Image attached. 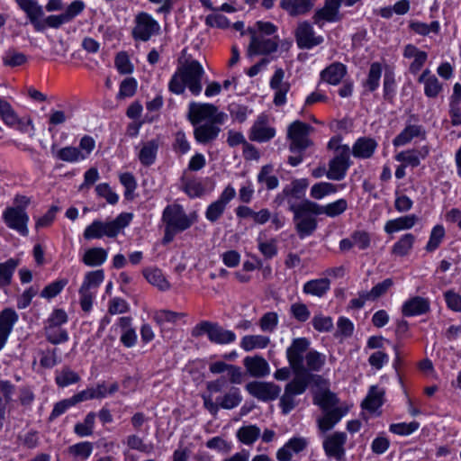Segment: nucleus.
I'll return each instance as SVG.
<instances>
[{"mask_svg":"<svg viewBox=\"0 0 461 461\" xmlns=\"http://www.w3.org/2000/svg\"><path fill=\"white\" fill-rule=\"evenodd\" d=\"M303 348H295V346L288 352L289 366L294 374V377L285 387V393L280 399V406L285 414L290 412L294 407V395L303 393L312 382L321 379V375L307 373L303 370L301 361Z\"/></svg>","mask_w":461,"mask_h":461,"instance_id":"1","label":"nucleus"},{"mask_svg":"<svg viewBox=\"0 0 461 461\" xmlns=\"http://www.w3.org/2000/svg\"><path fill=\"white\" fill-rule=\"evenodd\" d=\"M203 76L204 70L197 60L187 61L172 76L168 88L172 93L181 95L187 87L193 95H198L203 89Z\"/></svg>","mask_w":461,"mask_h":461,"instance_id":"2","label":"nucleus"},{"mask_svg":"<svg viewBox=\"0 0 461 461\" xmlns=\"http://www.w3.org/2000/svg\"><path fill=\"white\" fill-rule=\"evenodd\" d=\"M132 218V213L122 212L111 221H94L85 229L84 238L86 240L101 239L104 236L114 238L130 224Z\"/></svg>","mask_w":461,"mask_h":461,"instance_id":"3","label":"nucleus"},{"mask_svg":"<svg viewBox=\"0 0 461 461\" xmlns=\"http://www.w3.org/2000/svg\"><path fill=\"white\" fill-rule=\"evenodd\" d=\"M311 342L307 338L294 339L291 345L286 349V358L288 359V352L294 346L295 348H303L301 352V361L303 368L305 372H320L326 364V356L317 350H310Z\"/></svg>","mask_w":461,"mask_h":461,"instance_id":"4","label":"nucleus"},{"mask_svg":"<svg viewBox=\"0 0 461 461\" xmlns=\"http://www.w3.org/2000/svg\"><path fill=\"white\" fill-rule=\"evenodd\" d=\"M313 130L312 126L299 120L290 123L287 128V140L290 141V151L303 153L312 146L313 142L310 139V134Z\"/></svg>","mask_w":461,"mask_h":461,"instance_id":"5","label":"nucleus"},{"mask_svg":"<svg viewBox=\"0 0 461 461\" xmlns=\"http://www.w3.org/2000/svg\"><path fill=\"white\" fill-rule=\"evenodd\" d=\"M227 115L224 113H219L215 105L212 104L191 103L188 108V119L190 122L196 126L203 121L222 124Z\"/></svg>","mask_w":461,"mask_h":461,"instance_id":"6","label":"nucleus"},{"mask_svg":"<svg viewBox=\"0 0 461 461\" xmlns=\"http://www.w3.org/2000/svg\"><path fill=\"white\" fill-rule=\"evenodd\" d=\"M203 334H207L209 340L215 344H229L236 340L233 331L224 329L216 322L207 321L197 324L192 331L194 337Z\"/></svg>","mask_w":461,"mask_h":461,"instance_id":"7","label":"nucleus"},{"mask_svg":"<svg viewBox=\"0 0 461 461\" xmlns=\"http://www.w3.org/2000/svg\"><path fill=\"white\" fill-rule=\"evenodd\" d=\"M195 220L194 215H187L184 208L176 203L167 205L162 214V221L165 225L180 232L190 228Z\"/></svg>","mask_w":461,"mask_h":461,"instance_id":"8","label":"nucleus"},{"mask_svg":"<svg viewBox=\"0 0 461 461\" xmlns=\"http://www.w3.org/2000/svg\"><path fill=\"white\" fill-rule=\"evenodd\" d=\"M159 30V23L150 14L140 12L135 16L131 34L136 41H148Z\"/></svg>","mask_w":461,"mask_h":461,"instance_id":"9","label":"nucleus"},{"mask_svg":"<svg viewBox=\"0 0 461 461\" xmlns=\"http://www.w3.org/2000/svg\"><path fill=\"white\" fill-rule=\"evenodd\" d=\"M342 0H324L323 6L317 9L312 16V22L319 28L327 23H339L343 19L340 13Z\"/></svg>","mask_w":461,"mask_h":461,"instance_id":"10","label":"nucleus"},{"mask_svg":"<svg viewBox=\"0 0 461 461\" xmlns=\"http://www.w3.org/2000/svg\"><path fill=\"white\" fill-rule=\"evenodd\" d=\"M95 147V140L86 135L80 140L79 148L65 147L59 149V159L70 163L84 160L88 158Z\"/></svg>","mask_w":461,"mask_h":461,"instance_id":"11","label":"nucleus"},{"mask_svg":"<svg viewBox=\"0 0 461 461\" xmlns=\"http://www.w3.org/2000/svg\"><path fill=\"white\" fill-rule=\"evenodd\" d=\"M350 149L339 148V155L329 163V169L326 172V176L330 180L339 181L343 179L350 167Z\"/></svg>","mask_w":461,"mask_h":461,"instance_id":"12","label":"nucleus"},{"mask_svg":"<svg viewBox=\"0 0 461 461\" xmlns=\"http://www.w3.org/2000/svg\"><path fill=\"white\" fill-rule=\"evenodd\" d=\"M249 32L251 39L248 49L249 55H267L276 51L278 41L276 36L267 37L264 34H257L254 30Z\"/></svg>","mask_w":461,"mask_h":461,"instance_id":"13","label":"nucleus"},{"mask_svg":"<svg viewBox=\"0 0 461 461\" xmlns=\"http://www.w3.org/2000/svg\"><path fill=\"white\" fill-rule=\"evenodd\" d=\"M295 39L298 47L302 50H310L321 44L324 41L321 35H316L312 25L303 21L298 23L295 30Z\"/></svg>","mask_w":461,"mask_h":461,"instance_id":"14","label":"nucleus"},{"mask_svg":"<svg viewBox=\"0 0 461 461\" xmlns=\"http://www.w3.org/2000/svg\"><path fill=\"white\" fill-rule=\"evenodd\" d=\"M248 393L258 400L263 402L273 401L276 399L281 387L274 383L253 381L246 384Z\"/></svg>","mask_w":461,"mask_h":461,"instance_id":"15","label":"nucleus"},{"mask_svg":"<svg viewBox=\"0 0 461 461\" xmlns=\"http://www.w3.org/2000/svg\"><path fill=\"white\" fill-rule=\"evenodd\" d=\"M3 220L8 228L16 230L23 236L28 235L29 216L23 209L7 207L3 212Z\"/></svg>","mask_w":461,"mask_h":461,"instance_id":"16","label":"nucleus"},{"mask_svg":"<svg viewBox=\"0 0 461 461\" xmlns=\"http://www.w3.org/2000/svg\"><path fill=\"white\" fill-rule=\"evenodd\" d=\"M227 387V379L224 376H221L216 380L210 381L206 384V389L209 394H203V405L204 407L213 415H215L221 408L218 404V398L212 399L213 393L222 392Z\"/></svg>","mask_w":461,"mask_h":461,"instance_id":"17","label":"nucleus"},{"mask_svg":"<svg viewBox=\"0 0 461 461\" xmlns=\"http://www.w3.org/2000/svg\"><path fill=\"white\" fill-rule=\"evenodd\" d=\"M276 135L275 128L268 124V118L265 114H260L249 131V140L258 142H266L273 139Z\"/></svg>","mask_w":461,"mask_h":461,"instance_id":"18","label":"nucleus"},{"mask_svg":"<svg viewBox=\"0 0 461 461\" xmlns=\"http://www.w3.org/2000/svg\"><path fill=\"white\" fill-rule=\"evenodd\" d=\"M308 185V180L305 178L294 179L284 187L282 193L276 196V201L278 204H281L286 199L290 206L291 203H294V199H301L304 195Z\"/></svg>","mask_w":461,"mask_h":461,"instance_id":"19","label":"nucleus"},{"mask_svg":"<svg viewBox=\"0 0 461 461\" xmlns=\"http://www.w3.org/2000/svg\"><path fill=\"white\" fill-rule=\"evenodd\" d=\"M347 441V435L344 432H334L327 436L323 441V448L328 456L341 460L345 455L344 445Z\"/></svg>","mask_w":461,"mask_h":461,"instance_id":"20","label":"nucleus"},{"mask_svg":"<svg viewBox=\"0 0 461 461\" xmlns=\"http://www.w3.org/2000/svg\"><path fill=\"white\" fill-rule=\"evenodd\" d=\"M285 71L282 68L276 69L270 80V87L275 90L274 104L281 106L286 102V94L290 90V84L284 81Z\"/></svg>","mask_w":461,"mask_h":461,"instance_id":"21","label":"nucleus"},{"mask_svg":"<svg viewBox=\"0 0 461 461\" xmlns=\"http://www.w3.org/2000/svg\"><path fill=\"white\" fill-rule=\"evenodd\" d=\"M348 411L347 404H341L337 408L325 411L324 415L317 420L319 429L325 433L330 430Z\"/></svg>","mask_w":461,"mask_h":461,"instance_id":"22","label":"nucleus"},{"mask_svg":"<svg viewBox=\"0 0 461 461\" xmlns=\"http://www.w3.org/2000/svg\"><path fill=\"white\" fill-rule=\"evenodd\" d=\"M18 318L17 312L12 308L0 312V350L5 347Z\"/></svg>","mask_w":461,"mask_h":461,"instance_id":"23","label":"nucleus"},{"mask_svg":"<svg viewBox=\"0 0 461 461\" xmlns=\"http://www.w3.org/2000/svg\"><path fill=\"white\" fill-rule=\"evenodd\" d=\"M243 365L247 372L257 378L266 377L270 374V366L267 361L261 356H249L243 359Z\"/></svg>","mask_w":461,"mask_h":461,"instance_id":"24","label":"nucleus"},{"mask_svg":"<svg viewBox=\"0 0 461 461\" xmlns=\"http://www.w3.org/2000/svg\"><path fill=\"white\" fill-rule=\"evenodd\" d=\"M308 440L303 437H294L289 439L284 447L276 452L278 461H290L294 454L303 451L308 446Z\"/></svg>","mask_w":461,"mask_h":461,"instance_id":"25","label":"nucleus"},{"mask_svg":"<svg viewBox=\"0 0 461 461\" xmlns=\"http://www.w3.org/2000/svg\"><path fill=\"white\" fill-rule=\"evenodd\" d=\"M209 370L212 374L227 372L229 382L232 384H240L243 382L244 375L240 366L217 361L210 365Z\"/></svg>","mask_w":461,"mask_h":461,"instance_id":"26","label":"nucleus"},{"mask_svg":"<svg viewBox=\"0 0 461 461\" xmlns=\"http://www.w3.org/2000/svg\"><path fill=\"white\" fill-rule=\"evenodd\" d=\"M218 125L221 124L214 122L197 124L194 130L195 140L201 144H207L216 140L221 131V128Z\"/></svg>","mask_w":461,"mask_h":461,"instance_id":"27","label":"nucleus"},{"mask_svg":"<svg viewBox=\"0 0 461 461\" xmlns=\"http://www.w3.org/2000/svg\"><path fill=\"white\" fill-rule=\"evenodd\" d=\"M429 302L420 296H415L407 300L402 307V313L406 317L421 315L429 312Z\"/></svg>","mask_w":461,"mask_h":461,"instance_id":"28","label":"nucleus"},{"mask_svg":"<svg viewBox=\"0 0 461 461\" xmlns=\"http://www.w3.org/2000/svg\"><path fill=\"white\" fill-rule=\"evenodd\" d=\"M418 82L423 84L424 94L429 98H436L442 91V85L437 77L431 74L429 69H425L418 78Z\"/></svg>","mask_w":461,"mask_h":461,"instance_id":"29","label":"nucleus"},{"mask_svg":"<svg viewBox=\"0 0 461 461\" xmlns=\"http://www.w3.org/2000/svg\"><path fill=\"white\" fill-rule=\"evenodd\" d=\"M425 135L426 132L422 126L417 124H409L394 138L393 143L395 147L404 146L416 137L425 139Z\"/></svg>","mask_w":461,"mask_h":461,"instance_id":"30","label":"nucleus"},{"mask_svg":"<svg viewBox=\"0 0 461 461\" xmlns=\"http://www.w3.org/2000/svg\"><path fill=\"white\" fill-rule=\"evenodd\" d=\"M347 74V68L340 62H334L327 67L321 73L323 81L330 85H338Z\"/></svg>","mask_w":461,"mask_h":461,"instance_id":"31","label":"nucleus"},{"mask_svg":"<svg viewBox=\"0 0 461 461\" xmlns=\"http://www.w3.org/2000/svg\"><path fill=\"white\" fill-rule=\"evenodd\" d=\"M314 0H282L281 7L291 16L307 14L314 5Z\"/></svg>","mask_w":461,"mask_h":461,"instance_id":"32","label":"nucleus"},{"mask_svg":"<svg viewBox=\"0 0 461 461\" xmlns=\"http://www.w3.org/2000/svg\"><path fill=\"white\" fill-rule=\"evenodd\" d=\"M418 218L414 214L402 216L388 221L384 225V230L387 233H393L400 230H409L417 222Z\"/></svg>","mask_w":461,"mask_h":461,"instance_id":"33","label":"nucleus"},{"mask_svg":"<svg viewBox=\"0 0 461 461\" xmlns=\"http://www.w3.org/2000/svg\"><path fill=\"white\" fill-rule=\"evenodd\" d=\"M218 404H220L221 409L224 410H232L238 407L242 402V395L240 388L238 387H230L227 392L223 394L217 396Z\"/></svg>","mask_w":461,"mask_h":461,"instance_id":"34","label":"nucleus"},{"mask_svg":"<svg viewBox=\"0 0 461 461\" xmlns=\"http://www.w3.org/2000/svg\"><path fill=\"white\" fill-rule=\"evenodd\" d=\"M270 343L269 337L264 335H246L240 339V348L246 352L266 348Z\"/></svg>","mask_w":461,"mask_h":461,"instance_id":"35","label":"nucleus"},{"mask_svg":"<svg viewBox=\"0 0 461 461\" xmlns=\"http://www.w3.org/2000/svg\"><path fill=\"white\" fill-rule=\"evenodd\" d=\"M376 148V142L369 138H360L353 145L352 153L354 157L359 158H370Z\"/></svg>","mask_w":461,"mask_h":461,"instance_id":"36","label":"nucleus"},{"mask_svg":"<svg viewBox=\"0 0 461 461\" xmlns=\"http://www.w3.org/2000/svg\"><path fill=\"white\" fill-rule=\"evenodd\" d=\"M158 149V141L157 140L144 142L138 156L140 163L147 167L152 165L156 160Z\"/></svg>","mask_w":461,"mask_h":461,"instance_id":"37","label":"nucleus"},{"mask_svg":"<svg viewBox=\"0 0 461 461\" xmlns=\"http://www.w3.org/2000/svg\"><path fill=\"white\" fill-rule=\"evenodd\" d=\"M294 221H295V228L301 239L311 235L317 228V221L314 217L311 215H302L295 217L294 214Z\"/></svg>","mask_w":461,"mask_h":461,"instance_id":"38","label":"nucleus"},{"mask_svg":"<svg viewBox=\"0 0 461 461\" xmlns=\"http://www.w3.org/2000/svg\"><path fill=\"white\" fill-rule=\"evenodd\" d=\"M330 282L328 278L313 279L303 285V293L317 297L323 296L330 289Z\"/></svg>","mask_w":461,"mask_h":461,"instance_id":"39","label":"nucleus"},{"mask_svg":"<svg viewBox=\"0 0 461 461\" xmlns=\"http://www.w3.org/2000/svg\"><path fill=\"white\" fill-rule=\"evenodd\" d=\"M384 391L375 385L371 386L366 399L362 402V407L370 411H376L383 404Z\"/></svg>","mask_w":461,"mask_h":461,"instance_id":"40","label":"nucleus"},{"mask_svg":"<svg viewBox=\"0 0 461 461\" xmlns=\"http://www.w3.org/2000/svg\"><path fill=\"white\" fill-rule=\"evenodd\" d=\"M143 275L150 285L158 287L159 290L167 291L170 288L169 282L166 279L160 269L146 268L143 270Z\"/></svg>","mask_w":461,"mask_h":461,"instance_id":"41","label":"nucleus"},{"mask_svg":"<svg viewBox=\"0 0 461 461\" xmlns=\"http://www.w3.org/2000/svg\"><path fill=\"white\" fill-rule=\"evenodd\" d=\"M339 402L336 394L329 390L317 393L313 399V402L320 406L323 411L339 407Z\"/></svg>","mask_w":461,"mask_h":461,"instance_id":"42","label":"nucleus"},{"mask_svg":"<svg viewBox=\"0 0 461 461\" xmlns=\"http://www.w3.org/2000/svg\"><path fill=\"white\" fill-rule=\"evenodd\" d=\"M261 430L257 425L242 426L237 430L238 439L245 445H252L260 437Z\"/></svg>","mask_w":461,"mask_h":461,"instance_id":"43","label":"nucleus"},{"mask_svg":"<svg viewBox=\"0 0 461 461\" xmlns=\"http://www.w3.org/2000/svg\"><path fill=\"white\" fill-rule=\"evenodd\" d=\"M289 210L294 212L295 217H299L301 214L308 215V212H312L316 215L322 214V206L309 200L303 201L300 204L291 203Z\"/></svg>","mask_w":461,"mask_h":461,"instance_id":"44","label":"nucleus"},{"mask_svg":"<svg viewBox=\"0 0 461 461\" xmlns=\"http://www.w3.org/2000/svg\"><path fill=\"white\" fill-rule=\"evenodd\" d=\"M107 258V252L102 248H92L86 250L83 257V262L89 267L102 265Z\"/></svg>","mask_w":461,"mask_h":461,"instance_id":"45","label":"nucleus"},{"mask_svg":"<svg viewBox=\"0 0 461 461\" xmlns=\"http://www.w3.org/2000/svg\"><path fill=\"white\" fill-rule=\"evenodd\" d=\"M19 261L14 258H9L4 263H0V286L5 287L10 285L13 274L17 267Z\"/></svg>","mask_w":461,"mask_h":461,"instance_id":"46","label":"nucleus"},{"mask_svg":"<svg viewBox=\"0 0 461 461\" xmlns=\"http://www.w3.org/2000/svg\"><path fill=\"white\" fill-rule=\"evenodd\" d=\"M28 17L37 31H42L47 27H58V15H50L47 18H43V11L41 6H40L39 14H35V19L32 18V16Z\"/></svg>","mask_w":461,"mask_h":461,"instance_id":"47","label":"nucleus"},{"mask_svg":"<svg viewBox=\"0 0 461 461\" xmlns=\"http://www.w3.org/2000/svg\"><path fill=\"white\" fill-rule=\"evenodd\" d=\"M415 237L411 233L404 234L401 239L393 245L392 253L400 257L406 256L412 249Z\"/></svg>","mask_w":461,"mask_h":461,"instance_id":"48","label":"nucleus"},{"mask_svg":"<svg viewBox=\"0 0 461 461\" xmlns=\"http://www.w3.org/2000/svg\"><path fill=\"white\" fill-rule=\"evenodd\" d=\"M181 183L182 189L191 198L199 197L204 192L202 183L197 179H189L182 176Z\"/></svg>","mask_w":461,"mask_h":461,"instance_id":"49","label":"nucleus"},{"mask_svg":"<svg viewBox=\"0 0 461 461\" xmlns=\"http://www.w3.org/2000/svg\"><path fill=\"white\" fill-rule=\"evenodd\" d=\"M104 271L101 269L88 272L86 275L84 282L80 288L83 290L95 292L97 287L104 281Z\"/></svg>","mask_w":461,"mask_h":461,"instance_id":"50","label":"nucleus"},{"mask_svg":"<svg viewBox=\"0 0 461 461\" xmlns=\"http://www.w3.org/2000/svg\"><path fill=\"white\" fill-rule=\"evenodd\" d=\"M382 75V67L380 63H372L369 68L368 76L364 86L370 91H375L379 86V81Z\"/></svg>","mask_w":461,"mask_h":461,"instance_id":"51","label":"nucleus"},{"mask_svg":"<svg viewBox=\"0 0 461 461\" xmlns=\"http://www.w3.org/2000/svg\"><path fill=\"white\" fill-rule=\"evenodd\" d=\"M85 8V4L80 0L73 1L61 14H59V24L68 23L78 15Z\"/></svg>","mask_w":461,"mask_h":461,"instance_id":"52","label":"nucleus"},{"mask_svg":"<svg viewBox=\"0 0 461 461\" xmlns=\"http://www.w3.org/2000/svg\"><path fill=\"white\" fill-rule=\"evenodd\" d=\"M337 192L335 185L329 182H320L313 185L311 188V196L316 200H320L324 196Z\"/></svg>","mask_w":461,"mask_h":461,"instance_id":"53","label":"nucleus"},{"mask_svg":"<svg viewBox=\"0 0 461 461\" xmlns=\"http://www.w3.org/2000/svg\"><path fill=\"white\" fill-rule=\"evenodd\" d=\"M347 209L348 202L346 199L341 198L322 206V214L334 218L342 214Z\"/></svg>","mask_w":461,"mask_h":461,"instance_id":"54","label":"nucleus"},{"mask_svg":"<svg viewBox=\"0 0 461 461\" xmlns=\"http://www.w3.org/2000/svg\"><path fill=\"white\" fill-rule=\"evenodd\" d=\"M445 237V229L442 225L438 224L431 230L429 240L426 245V250L432 252L436 250Z\"/></svg>","mask_w":461,"mask_h":461,"instance_id":"55","label":"nucleus"},{"mask_svg":"<svg viewBox=\"0 0 461 461\" xmlns=\"http://www.w3.org/2000/svg\"><path fill=\"white\" fill-rule=\"evenodd\" d=\"M409 27L415 33L422 36L429 35L430 32L438 33L440 28L437 21L431 22L429 24L420 22H411Z\"/></svg>","mask_w":461,"mask_h":461,"instance_id":"56","label":"nucleus"},{"mask_svg":"<svg viewBox=\"0 0 461 461\" xmlns=\"http://www.w3.org/2000/svg\"><path fill=\"white\" fill-rule=\"evenodd\" d=\"M258 249L267 259H271L277 255V241L276 239L262 240L258 238Z\"/></svg>","mask_w":461,"mask_h":461,"instance_id":"57","label":"nucleus"},{"mask_svg":"<svg viewBox=\"0 0 461 461\" xmlns=\"http://www.w3.org/2000/svg\"><path fill=\"white\" fill-rule=\"evenodd\" d=\"M272 167L264 166L259 174L258 175V181L266 185L267 188L271 190L278 186V178L276 176L271 175Z\"/></svg>","mask_w":461,"mask_h":461,"instance_id":"58","label":"nucleus"},{"mask_svg":"<svg viewBox=\"0 0 461 461\" xmlns=\"http://www.w3.org/2000/svg\"><path fill=\"white\" fill-rule=\"evenodd\" d=\"M58 309L53 310L51 316L49 318L47 321V325L45 327L46 336L48 340L55 345L58 343Z\"/></svg>","mask_w":461,"mask_h":461,"instance_id":"59","label":"nucleus"},{"mask_svg":"<svg viewBox=\"0 0 461 461\" xmlns=\"http://www.w3.org/2000/svg\"><path fill=\"white\" fill-rule=\"evenodd\" d=\"M95 420V414L89 412L83 422L77 423L75 426V432L80 437L90 436L93 434V429Z\"/></svg>","mask_w":461,"mask_h":461,"instance_id":"60","label":"nucleus"},{"mask_svg":"<svg viewBox=\"0 0 461 461\" xmlns=\"http://www.w3.org/2000/svg\"><path fill=\"white\" fill-rule=\"evenodd\" d=\"M120 182L125 187L124 196L128 200L134 198V191L137 188L135 177L131 173H123L120 176Z\"/></svg>","mask_w":461,"mask_h":461,"instance_id":"61","label":"nucleus"},{"mask_svg":"<svg viewBox=\"0 0 461 461\" xmlns=\"http://www.w3.org/2000/svg\"><path fill=\"white\" fill-rule=\"evenodd\" d=\"M278 324V315L275 312L265 313L259 320V327L261 330L266 332H273Z\"/></svg>","mask_w":461,"mask_h":461,"instance_id":"62","label":"nucleus"},{"mask_svg":"<svg viewBox=\"0 0 461 461\" xmlns=\"http://www.w3.org/2000/svg\"><path fill=\"white\" fill-rule=\"evenodd\" d=\"M393 285L392 278H386L381 283L375 285L371 291L366 292V298L370 300H375L384 294Z\"/></svg>","mask_w":461,"mask_h":461,"instance_id":"63","label":"nucleus"},{"mask_svg":"<svg viewBox=\"0 0 461 461\" xmlns=\"http://www.w3.org/2000/svg\"><path fill=\"white\" fill-rule=\"evenodd\" d=\"M93 450V445L90 442H81L69 447L68 451L76 457L86 460L89 457Z\"/></svg>","mask_w":461,"mask_h":461,"instance_id":"64","label":"nucleus"}]
</instances>
